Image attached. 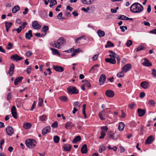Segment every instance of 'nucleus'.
Instances as JSON below:
<instances>
[{"mask_svg":"<svg viewBox=\"0 0 156 156\" xmlns=\"http://www.w3.org/2000/svg\"><path fill=\"white\" fill-rule=\"evenodd\" d=\"M130 9L131 11L133 13H139L143 11L144 7L139 3L135 2L131 5Z\"/></svg>","mask_w":156,"mask_h":156,"instance_id":"1","label":"nucleus"},{"mask_svg":"<svg viewBox=\"0 0 156 156\" xmlns=\"http://www.w3.org/2000/svg\"><path fill=\"white\" fill-rule=\"evenodd\" d=\"M65 40L62 37L60 38L56 41H54L53 43L51 44L50 45H52L54 47L58 48H61V46L65 44Z\"/></svg>","mask_w":156,"mask_h":156,"instance_id":"2","label":"nucleus"},{"mask_svg":"<svg viewBox=\"0 0 156 156\" xmlns=\"http://www.w3.org/2000/svg\"><path fill=\"white\" fill-rule=\"evenodd\" d=\"M25 144L28 147L30 148H32L35 146L37 143L34 139H29L26 140Z\"/></svg>","mask_w":156,"mask_h":156,"instance_id":"3","label":"nucleus"},{"mask_svg":"<svg viewBox=\"0 0 156 156\" xmlns=\"http://www.w3.org/2000/svg\"><path fill=\"white\" fill-rule=\"evenodd\" d=\"M68 92L71 94H76L79 93V90L75 87L70 86L67 88Z\"/></svg>","mask_w":156,"mask_h":156,"instance_id":"4","label":"nucleus"},{"mask_svg":"<svg viewBox=\"0 0 156 156\" xmlns=\"http://www.w3.org/2000/svg\"><path fill=\"white\" fill-rule=\"evenodd\" d=\"M131 68V65L130 64H127L123 67L122 70L124 72L126 73L130 70Z\"/></svg>","mask_w":156,"mask_h":156,"instance_id":"5","label":"nucleus"},{"mask_svg":"<svg viewBox=\"0 0 156 156\" xmlns=\"http://www.w3.org/2000/svg\"><path fill=\"white\" fill-rule=\"evenodd\" d=\"M142 65L145 66H150L152 65L151 63L147 59L144 58L142 60Z\"/></svg>","mask_w":156,"mask_h":156,"instance_id":"6","label":"nucleus"},{"mask_svg":"<svg viewBox=\"0 0 156 156\" xmlns=\"http://www.w3.org/2000/svg\"><path fill=\"white\" fill-rule=\"evenodd\" d=\"M5 130L7 134L9 136L12 135L14 133V130L11 126L7 127L6 128Z\"/></svg>","mask_w":156,"mask_h":156,"instance_id":"7","label":"nucleus"},{"mask_svg":"<svg viewBox=\"0 0 156 156\" xmlns=\"http://www.w3.org/2000/svg\"><path fill=\"white\" fill-rule=\"evenodd\" d=\"M106 78V76L104 74H102L100 76L99 79V83L100 85L104 83Z\"/></svg>","mask_w":156,"mask_h":156,"instance_id":"8","label":"nucleus"},{"mask_svg":"<svg viewBox=\"0 0 156 156\" xmlns=\"http://www.w3.org/2000/svg\"><path fill=\"white\" fill-rule=\"evenodd\" d=\"M32 27L35 29L38 30L41 28V26L38 23L37 21H35L33 23Z\"/></svg>","mask_w":156,"mask_h":156,"instance_id":"9","label":"nucleus"},{"mask_svg":"<svg viewBox=\"0 0 156 156\" xmlns=\"http://www.w3.org/2000/svg\"><path fill=\"white\" fill-rule=\"evenodd\" d=\"M11 58L13 59L14 61H20L23 59V58L19 56L17 54H14L12 55L11 57Z\"/></svg>","mask_w":156,"mask_h":156,"instance_id":"10","label":"nucleus"},{"mask_svg":"<svg viewBox=\"0 0 156 156\" xmlns=\"http://www.w3.org/2000/svg\"><path fill=\"white\" fill-rule=\"evenodd\" d=\"M140 86L143 88L146 89L148 88L150 86L148 82L146 81H144L141 83Z\"/></svg>","mask_w":156,"mask_h":156,"instance_id":"11","label":"nucleus"},{"mask_svg":"<svg viewBox=\"0 0 156 156\" xmlns=\"http://www.w3.org/2000/svg\"><path fill=\"white\" fill-rule=\"evenodd\" d=\"M11 112L13 117L15 118H17V114L16 111V109L15 107L14 106H13L12 108Z\"/></svg>","mask_w":156,"mask_h":156,"instance_id":"12","label":"nucleus"},{"mask_svg":"<svg viewBox=\"0 0 156 156\" xmlns=\"http://www.w3.org/2000/svg\"><path fill=\"white\" fill-rule=\"evenodd\" d=\"M106 95L108 97L112 98L114 95V93L113 91L111 90H108L106 91Z\"/></svg>","mask_w":156,"mask_h":156,"instance_id":"13","label":"nucleus"},{"mask_svg":"<svg viewBox=\"0 0 156 156\" xmlns=\"http://www.w3.org/2000/svg\"><path fill=\"white\" fill-rule=\"evenodd\" d=\"M137 113L139 116L140 117L143 116L145 113L146 111L144 109L139 108L137 109Z\"/></svg>","mask_w":156,"mask_h":156,"instance_id":"14","label":"nucleus"},{"mask_svg":"<svg viewBox=\"0 0 156 156\" xmlns=\"http://www.w3.org/2000/svg\"><path fill=\"white\" fill-rule=\"evenodd\" d=\"M53 69L56 71L61 72L64 71V68L62 67L58 66H53Z\"/></svg>","mask_w":156,"mask_h":156,"instance_id":"15","label":"nucleus"},{"mask_svg":"<svg viewBox=\"0 0 156 156\" xmlns=\"http://www.w3.org/2000/svg\"><path fill=\"white\" fill-rule=\"evenodd\" d=\"M40 16L42 18H46L48 16L47 13L44 10H41L40 12Z\"/></svg>","mask_w":156,"mask_h":156,"instance_id":"16","label":"nucleus"},{"mask_svg":"<svg viewBox=\"0 0 156 156\" xmlns=\"http://www.w3.org/2000/svg\"><path fill=\"white\" fill-rule=\"evenodd\" d=\"M51 130V128L50 126H47L44 128L42 131V134L43 135H44L48 132H49Z\"/></svg>","mask_w":156,"mask_h":156,"instance_id":"17","label":"nucleus"},{"mask_svg":"<svg viewBox=\"0 0 156 156\" xmlns=\"http://www.w3.org/2000/svg\"><path fill=\"white\" fill-rule=\"evenodd\" d=\"M32 37V31L31 30H29L28 33H26L25 34V37L27 39L30 40V37Z\"/></svg>","mask_w":156,"mask_h":156,"instance_id":"18","label":"nucleus"},{"mask_svg":"<svg viewBox=\"0 0 156 156\" xmlns=\"http://www.w3.org/2000/svg\"><path fill=\"white\" fill-rule=\"evenodd\" d=\"M64 150L66 151H69L71 149V146L68 144H65L63 146Z\"/></svg>","mask_w":156,"mask_h":156,"instance_id":"19","label":"nucleus"},{"mask_svg":"<svg viewBox=\"0 0 156 156\" xmlns=\"http://www.w3.org/2000/svg\"><path fill=\"white\" fill-rule=\"evenodd\" d=\"M154 140V138L152 136H151L148 137L145 141V144H150Z\"/></svg>","mask_w":156,"mask_h":156,"instance_id":"20","label":"nucleus"},{"mask_svg":"<svg viewBox=\"0 0 156 156\" xmlns=\"http://www.w3.org/2000/svg\"><path fill=\"white\" fill-rule=\"evenodd\" d=\"M23 77L22 76H20L17 77L15 80L14 84L15 85H18V83H20Z\"/></svg>","mask_w":156,"mask_h":156,"instance_id":"21","label":"nucleus"},{"mask_svg":"<svg viewBox=\"0 0 156 156\" xmlns=\"http://www.w3.org/2000/svg\"><path fill=\"white\" fill-rule=\"evenodd\" d=\"M105 60L106 62L112 64H115L116 63L115 59L113 58H106Z\"/></svg>","mask_w":156,"mask_h":156,"instance_id":"22","label":"nucleus"},{"mask_svg":"<svg viewBox=\"0 0 156 156\" xmlns=\"http://www.w3.org/2000/svg\"><path fill=\"white\" fill-rule=\"evenodd\" d=\"M14 67V65L13 63L11 64L9 68V73L11 76H12V75L13 73Z\"/></svg>","mask_w":156,"mask_h":156,"instance_id":"23","label":"nucleus"},{"mask_svg":"<svg viewBox=\"0 0 156 156\" xmlns=\"http://www.w3.org/2000/svg\"><path fill=\"white\" fill-rule=\"evenodd\" d=\"M81 151L82 154H86L87 152V145L86 144L83 145L81 148Z\"/></svg>","mask_w":156,"mask_h":156,"instance_id":"24","label":"nucleus"},{"mask_svg":"<svg viewBox=\"0 0 156 156\" xmlns=\"http://www.w3.org/2000/svg\"><path fill=\"white\" fill-rule=\"evenodd\" d=\"M74 126V125L72 122H67L65 124V128L67 129L71 128Z\"/></svg>","mask_w":156,"mask_h":156,"instance_id":"25","label":"nucleus"},{"mask_svg":"<svg viewBox=\"0 0 156 156\" xmlns=\"http://www.w3.org/2000/svg\"><path fill=\"white\" fill-rule=\"evenodd\" d=\"M97 33L100 37H104L105 35V32L104 31L101 30H98L97 31Z\"/></svg>","mask_w":156,"mask_h":156,"instance_id":"26","label":"nucleus"},{"mask_svg":"<svg viewBox=\"0 0 156 156\" xmlns=\"http://www.w3.org/2000/svg\"><path fill=\"white\" fill-rule=\"evenodd\" d=\"M124 126L125 124L123 122H120L118 126L119 130L120 131H122L124 129Z\"/></svg>","mask_w":156,"mask_h":156,"instance_id":"27","label":"nucleus"},{"mask_svg":"<svg viewBox=\"0 0 156 156\" xmlns=\"http://www.w3.org/2000/svg\"><path fill=\"white\" fill-rule=\"evenodd\" d=\"M82 52V51L79 48L75 50L74 52H73L71 55L72 57H73L76 55L77 54Z\"/></svg>","mask_w":156,"mask_h":156,"instance_id":"28","label":"nucleus"},{"mask_svg":"<svg viewBox=\"0 0 156 156\" xmlns=\"http://www.w3.org/2000/svg\"><path fill=\"white\" fill-rule=\"evenodd\" d=\"M81 138L80 136H76L73 140L72 143L73 144H75L76 142L80 141L81 140Z\"/></svg>","mask_w":156,"mask_h":156,"instance_id":"29","label":"nucleus"},{"mask_svg":"<svg viewBox=\"0 0 156 156\" xmlns=\"http://www.w3.org/2000/svg\"><path fill=\"white\" fill-rule=\"evenodd\" d=\"M50 49L51 51L53 54L58 55H60V53L57 49L52 48H50Z\"/></svg>","mask_w":156,"mask_h":156,"instance_id":"30","label":"nucleus"},{"mask_svg":"<svg viewBox=\"0 0 156 156\" xmlns=\"http://www.w3.org/2000/svg\"><path fill=\"white\" fill-rule=\"evenodd\" d=\"M20 7L18 5L15 6L12 9V12L13 13H15L20 9Z\"/></svg>","mask_w":156,"mask_h":156,"instance_id":"31","label":"nucleus"},{"mask_svg":"<svg viewBox=\"0 0 156 156\" xmlns=\"http://www.w3.org/2000/svg\"><path fill=\"white\" fill-rule=\"evenodd\" d=\"M23 126L24 128L26 129H28L31 128V125L29 123H25L23 124Z\"/></svg>","mask_w":156,"mask_h":156,"instance_id":"32","label":"nucleus"},{"mask_svg":"<svg viewBox=\"0 0 156 156\" xmlns=\"http://www.w3.org/2000/svg\"><path fill=\"white\" fill-rule=\"evenodd\" d=\"M119 134H117L116 135H115V134H111L110 135V137H111L114 140H116L119 137Z\"/></svg>","mask_w":156,"mask_h":156,"instance_id":"33","label":"nucleus"},{"mask_svg":"<svg viewBox=\"0 0 156 156\" xmlns=\"http://www.w3.org/2000/svg\"><path fill=\"white\" fill-rule=\"evenodd\" d=\"M105 150L106 147L105 146L103 145H102L99 146L98 151L100 153H101L102 151H105Z\"/></svg>","mask_w":156,"mask_h":156,"instance_id":"34","label":"nucleus"},{"mask_svg":"<svg viewBox=\"0 0 156 156\" xmlns=\"http://www.w3.org/2000/svg\"><path fill=\"white\" fill-rule=\"evenodd\" d=\"M105 112V110H103L101 112H100L98 114V116L100 119L102 120H104L105 119V118L102 117V113Z\"/></svg>","mask_w":156,"mask_h":156,"instance_id":"35","label":"nucleus"},{"mask_svg":"<svg viewBox=\"0 0 156 156\" xmlns=\"http://www.w3.org/2000/svg\"><path fill=\"white\" fill-rule=\"evenodd\" d=\"M59 99L63 102H66L67 101V98L66 96H61L59 98Z\"/></svg>","mask_w":156,"mask_h":156,"instance_id":"36","label":"nucleus"},{"mask_svg":"<svg viewBox=\"0 0 156 156\" xmlns=\"http://www.w3.org/2000/svg\"><path fill=\"white\" fill-rule=\"evenodd\" d=\"M48 27L46 25H44L41 29V31L43 32H46L48 30Z\"/></svg>","mask_w":156,"mask_h":156,"instance_id":"37","label":"nucleus"},{"mask_svg":"<svg viewBox=\"0 0 156 156\" xmlns=\"http://www.w3.org/2000/svg\"><path fill=\"white\" fill-rule=\"evenodd\" d=\"M128 17L123 15H121L119 17L118 19L120 20H127V18Z\"/></svg>","mask_w":156,"mask_h":156,"instance_id":"38","label":"nucleus"},{"mask_svg":"<svg viewBox=\"0 0 156 156\" xmlns=\"http://www.w3.org/2000/svg\"><path fill=\"white\" fill-rule=\"evenodd\" d=\"M107 44L105 46L106 48L111 47L114 46V44L110 41H108L107 42Z\"/></svg>","mask_w":156,"mask_h":156,"instance_id":"39","label":"nucleus"},{"mask_svg":"<svg viewBox=\"0 0 156 156\" xmlns=\"http://www.w3.org/2000/svg\"><path fill=\"white\" fill-rule=\"evenodd\" d=\"M123 73L124 72H123L122 70L121 72L118 73L117 75V76L118 77H123L124 75Z\"/></svg>","mask_w":156,"mask_h":156,"instance_id":"40","label":"nucleus"},{"mask_svg":"<svg viewBox=\"0 0 156 156\" xmlns=\"http://www.w3.org/2000/svg\"><path fill=\"white\" fill-rule=\"evenodd\" d=\"M12 24V22L8 23L7 22H5V26L6 28H9Z\"/></svg>","mask_w":156,"mask_h":156,"instance_id":"41","label":"nucleus"},{"mask_svg":"<svg viewBox=\"0 0 156 156\" xmlns=\"http://www.w3.org/2000/svg\"><path fill=\"white\" fill-rule=\"evenodd\" d=\"M22 30V27H19V28L17 29H14L12 31H16L17 33H20L21 31Z\"/></svg>","mask_w":156,"mask_h":156,"instance_id":"42","label":"nucleus"},{"mask_svg":"<svg viewBox=\"0 0 156 156\" xmlns=\"http://www.w3.org/2000/svg\"><path fill=\"white\" fill-rule=\"evenodd\" d=\"M148 104L152 106H153L155 105V102L153 100H150L148 101Z\"/></svg>","mask_w":156,"mask_h":156,"instance_id":"43","label":"nucleus"},{"mask_svg":"<svg viewBox=\"0 0 156 156\" xmlns=\"http://www.w3.org/2000/svg\"><path fill=\"white\" fill-rule=\"evenodd\" d=\"M54 142L56 143H58V142L59 140V137L57 136H54Z\"/></svg>","mask_w":156,"mask_h":156,"instance_id":"44","label":"nucleus"},{"mask_svg":"<svg viewBox=\"0 0 156 156\" xmlns=\"http://www.w3.org/2000/svg\"><path fill=\"white\" fill-rule=\"evenodd\" d=\"M13 46L12 44V43L9 42L8 44V45H7L6 47V48L7 49H11L13 47Z\"/></svg>","mask_w":156,"mask_h":156,"instance_id":"45","label":"nucleus"},{"mask_svg":"<svg viewBox=\"0 0 156 156\" xmlns=\"http://www.w3.org/2000/svg\"><path fill=\"white\" fill-rule=\"evenodd\" d=\"M33 53L31 51H28L26 52L25 55L29 57Z\"/></svg>","mask_w":156,"mask_h":156,"instance_id":"46","label":"nucleus"},{"mask_svg":"<svg viewBox=\"0 0 156 156\" xmlns=\"http://www.w3.org/2000/svg\"><path fill=\"white\" fill-rule=\"evenodd\" d=\"M132 41L131 40H129L127 41V42L126 44V45L128 47L130 46L132 44Z\"/></svg>","mask_w":156,"mask_h":156,"instance_id":"47","label":"nucleus"},{"mask_svg":"<svg viewBox=\"0 0 156 156\" xmlns=\"http://www.w3.org/2000/svg\"><path fill=\"white\" fill-rule=\"evenodd\" d=\"M84 81L85 82V86H86L88 87H90L91 85L90 82L87 80H85Z\"/></svg>","mask_w":156,"mask_h":156,"instance_id":"48","label":"nucleus"},{"mask_svg":"<svg viewBox=\"0 0 156 156\" xmlns=\"http://www.w3.org/2000/svg\"><path fill=\"white\" fill-rule=\"evenodd\" d=\"M124 28H125L126 30H127V27L126 26H121L120 27V29H121V31L122 32H124L125 31Z\"/></svg>","mask_w":156,"mask_h":156,"instance_id":"49","label":"nucleus"},{"mask_svg":"<svg viewBox=\"0 0 156 156\" xmlns=\"http://www.w3.org/2000/svg\"><path fill=\"white\" fill-rule=\"evenodd\" d=\"M101 136L99 137V139H102L105 137V133L104 132H101Z\"/></svg>","mask_w":156,"mask_h":156,"instance_id":"50","label":"nucleus"},{"mask_svg":"<svg viewBox=\"0 0 156 156\" xmlns=\"http://www.w3.org/2000/svg\"><path fill=\"white\" fill-rule=\"evenodd\" d=\"M43 102V100L41 98H39L38 100V105L40 106H41Z\"/></svg>","mask_w":156,"mask_h":156,"instance_id":"51","label":"nucleus"},{"mask_svg":"<svg viewBox=\"0 0 156 156\" xmlns=\"http://www.w3.org/2000/svg\"><path fill=\"white\" fill-rule=\"evenodd\" d=\"M144 49V47L141 46L138 47L136 49V51H140L141 50Z\"/></svg>","mask_w":156,"mask_h":156,"instance_id":"52","label":"nucleus"},{"mask_svg":"<svg viewBox=\"0 0 156 156\" xmlns=\"http://www.w3.org/2000/svg\"><path fill=\"white\" fill-rule=\"evenodd\" d=\"M46 118V116L45 115H42L40 117V119L41 121H44Z\"/></svg>","mask_w":156,"mask_h":156,"instance_id":"53","label":"nucleus"},{"mask_svg":"<svg viewBox=\"0 0 156 156\" xmlns=\"http://www.w3.org/2000/svg\"><path fill=\"white\" fill-rule=\"evenodd\" d=\"M83 37L84 36H82V37H78L75 40L76 42L77 43H80V42L79 41L82 38H83Z\"/></svg>","mask_w":156,"mask_h":156,"instance_id":"54","label":"nucleus"},{"mask_svg":"<svg viewBox=\"0 0 156 156\" xmlns=\"http://www.w3.org/2000/svg\"><path fill=\"white\" fill-rule=\"evenodd\" d=\"M52 127L56 128L58 126V122L56 121L54 122L51 125Z\"/></svg>","mask_w":156,"mask_h":156,"instance_id":"55","label":"nucleus"},{"mask_svg":"<svg viewBox=\"0 0 156 156\" xmlns=\"http://www.w3.org/2000/svg\"><path fill=\"white\" fill-rule=\"evenodd\" d=\"M31 67L30 66H28L27 69V73L28 74H29L31 72Z\"/></svg>","mask_w":156,"mask_h":156,"instance_id":"56","label":"nucleus"},{"mask_svg":"<svg viewBox=\"0 0 156 156\" xmlns=\"http://www.w3.org/2000/svg\"><path fill=\"white\" fill-rule=\"evenodd\" d=\"M80 105V103L78 101L75 102L74 104V105L76 107H79Z\"/></svg>","mask_w":156,"mask_h":156,"instance_id":"57","label":"nucleus"},{"mask_svg":"<svg viewBox=\"0 0 156 156\" xmlns=\"http://www.w3.org/2000/svg\"><path fill=\"white\" fill-rule=\"evenodd\" d=\"M151 74L154 77L156 76V70L155 69H152Z\"/></svg>","mask_w":156,"mask_h":156,"instance_id":"58","label":"nucleus"},{"mask_svg":"<svg viewBox=\"0 0 156 156\" xmlns=\"http://www.w3.org/2000/svg\"><path fill=\"white\" fill-rule=\"evenodd\" d=\"M90 9V8L89 7H87L86 9L84 7H83L82 9L81 10L82 11H83L85 12H88V11Z\"/></svg>","mask_w":156,"mask_h":156,"instance_id":"59","label":"nucleus"},{"mask_svg":"<svg viewBox=\"0 0 156 156\" xmlns=\"http://www.w3.org/2000/svg\"><path fill=\"white\" fill-rule=\"evenodd\" d=\"M135 105V104L134 103H133L131 104H129V106L130 107V108L131 109H132L134 108Z\"/></svg>","mask_w":156,"mask_h":156,"instance_id":"60","label":"nucleus"},{"mask_svg":"<svg viewBox=\"0 0 156 156\" xmlns=\"http://www.w3.org/2000/svg\"><path fill=\"white\" fill-rule=\"evenodd\" d=\"M101 129L105 132H107L108 131V128L106 126H102L101 127Z\"/></svg>","mask_w":156,"mask_h":156,"instance_id":"61","label":"nucleus"},{"mask_svg":"<svg viewBox=\"0 0 156 156\" xmlns=\"http://www.w3.org/2000/svg\"><path fill=\"white\" fill-rule=\"evenodd\" d=\"M147 12L148 13H150L151 11V6L150 5H148L147 8Z\"/></svg>","mask_w":156,"mask_h":156,"instance_id":"62","label":"nucleus"},{"mask_svg":"<svg viewBox=\"0 0 156 156\" xmlns=\"http://www.w3.org/2000/svg\"><path fill=\"white\" fill-rule=\"evenodd\" d=\"M11 98V93H9L7 96V99L8 101H9V100Z\"/></svg>","mask_w":156,"mask_h":156,"instance_id":"63","label":"nucleus"},{"mask_svg":"<svg viewBox=\"0 0 156 156\" xmlns=\"http://www.w3.org/2000/svg\"><path fill=\"white\" fill-rule=\"evenodd\" d=\"M119 148H120V152L121 153L125 151V149L122 146H120Z\"/></svg>","mask_w":156,"mask_h":156,"instance_id":"64","label":"nucleus"}]
</instances>
